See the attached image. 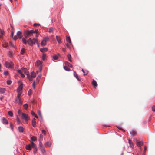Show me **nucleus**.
I'll use <instances>...</instances> for the list:
<instances>
[{
  "label": "nucleus",
  "mask_w": 155,
  "mask_h": 155,
  "mask_svg": "<svg viewBox=\"0 0 155 155\" xmlns=\"http://www.w3.org/2000/svg\"><path fill=\"white\" fill-rule=\"evenodd\" d=\"M31 147L34 150L33 151V152L35 154L36 153L38 150V148L35 144L33 142V141H35L36 140V137L35 136H32L31 137Z\"/></svg>",
  "instance_id": "1"
},
{
  "label": "nucleus",
  "mask_w": 155,
  "mask_h": 155,
  "mask_svg": "<svg viewBox=\"0 0 155 155\" xmlns=\"http://www.w3.org/2000/svg\"><path fill=\"white\" fill-rule=\"evenodd\" d=\"M36 76L35 73L34 71H32L31 73V75H28L27 77L28 78L29 81H31L32 80L33 78H35Z\"/></svg>",
  "instance_id": "2"
},
{
  "label": "nucleus",
  "mask_w": 155,
  "mask_h": 155,
  "mask_svg": "<svg viewBox=\"0 0 155 155\" xmlns=\"http://www.w3.org/2000/svg\"><path fill=\"white\" fill-rule=\"evenodd\" d=\"M37 39L35 38H34L32 40L31 38H29L27 41V43L29 45L32 46L36 42Z\"/></svg>",
  "instance_id": "3"
},
{
  "label": "nucleus",
  "mask_w": 155,
  "mask_h": 155,
  "mask_svg": "<svg viewBox=\"0 0 155 155\" xmlns=\"http://www.w3.org/2000/svg\"><path fill=\"white\" fill-rule=\"evenodd\" d=\"M5 65L7 68H13L14 64L12 62H9L8 61H6L5 62Z\"/></svg>",
  "instance_id": "4"
},
{
  "label": "nucleus",
  "mask_w": 155,
  "mask_h": 155,
  "mask_svg": "<svg viewBox=\"0 0 155 155\" xmlns=\"http://www.w3.org/2000/svg\"><path fill=\"white\" fill-rule=\"evenodd\" d=\"M49 40V38L48 37H46L43 38L41 43V45L42 46H45L46 45L47 42Z\"/></svg>",
  "instance_id": "5"
},
{
  "label": "nucleus",
  "mask_w": 155,
  "mask_h": 155,
  "mask_svg": "<svg viewBox=\"0 0 155 155\" xmlns=\"http://www.w3.org/2000/svg\"><path fill=\"white\" fill-rule=\"evenodd\" d=\"M39 147H40V150L42 153L44 154H46V151L44 147H43L41 143L39 142Z\"/></svg>",
  "instance_id": "6"
},
{
  "label": "nucleus",
  "mask_w": 155,
  "mask_h": 155,
  "mask_svg": "<svg viewBox=\"0 0 155 155\" xmlns=\"http://www.w3.org/2000/svg\"><path fill=\"white\" fill-rule=\"evenodd\" d=\"M32 34L29 31V30L25 31L24 32V35L25 38H27L30 37Z\"/></svg>",
  "instance_id": "7"
},
{
  "label": "nucleus",
  "mask_w": 155,
  "mask_h": 155,
  "mask_svg": "<svg viewBox=\"0 0 155 155\" xmlns=\"http://www.w3.org/2000/svg\"><path fill=\"white\" fill-rule=\"evenodd\" d=\"M21 119L24 124H27L29 119V117H21Z\"/></svg>",
  "instance_id": "8"
},
{
  "label": "nucleus",
  "mask_w": 155,
  "mask_h": 155,
  "mask_svg": "<svg viewBox=\"0 0 155 155\" xmlns=\"http://www.w3.org/2000/svg\"><path fill=\"white\" fill-rule=\"evenodd\" d=\"M18 113L19 116H28L25 113H23L19 109L18 110Z\"/></svg>",
  "instance_id": "9"
},
{
  "label": "nucleus",
  "mask_w": 155,
  "mask_h": 155,
  "mask_svg": "<svg viewBox=\"0 0 155 155\" xmlns=\"http://www.w3.org/2000/svg\"><path fill=\"white\" fill-rule=\"evenodd\" d=\"M21 70L23 71L25 74L27 75V76L28 74L29 71L27 68L22 67L21 68Z\"/></svg>",
  "instance_id": "10"
},
{
  "label": "nucleus",
  "mask_w": 155,
  "mask_h": 155,
  "mask_svg": "<svg viewBox=\"0 0 155 155\" xmlns=\"http://www.w3.org/2000/svg\"><path fill=\"white\" fill-rule=\"evenodd\" d=\"M6 91V89L4 88L0 87V94H3L5 93Z\"/></svg>",
  "instance_id": "11"
},
{
  "label": "nucleus",
  "mask_w": 155,
  "mask_h": 155,
  "mask_svg": "<svg viewBox=\"0 0 155 155\" xmlns=\"http://www.w3.org/2000/svg\"><path fill=\"white\" fill-rule=\"evenodd\" d=\"M2 122L4 124H8V120L4 117L3 118Z\"/></svg>",
  "instance_id": "12"
},
{
  "label": "nucleus",
  "mask_w": 155,
  "mask_h": 155,
  "mask_svg": "<svg viewBox=\"0 0 155 155\" xmlns=\"http://www.w3.org/2000/svg\"><path fill=\"white\" fill-rule=\"evenodd\" d=\"M40 50L41 52L44 53V52L47 51L48 50V49L47 48H40Z\"/></svg>",
  "instance_id": "13"
},
{
  "label": "nucleus",
  "mask_w": 155,
  "mask_h": 155,
  "mask_svg": "<svg viewBox=\"0 0 155 155\" xmlns=\"http://www.w3.org/2000/svg\"><path fill=\"white\" fill-rule=\"evenodd\" d=\"M56 40L60 44L61 43V39L60 37L58 36H56Z\"/></svg>",
  "instance_id": "14"
},
{
  "label": "nucleus",
  "mask_w": 155,
  "mask_h": 155,
  "mask_svg": "<svg viewBox=\"0 0 155 155\" xmlns=\"http://www.w3.org/2000/svg\"><path fill=\"white\" fill-rule=\"evenodd\" d=\"M130 134L133 136H134L137 134V132L134 130H132L130 132Z\"/></svg>",
  "instance_id": "15"
},
{
  "label": "nucleus",
  "mask_w": 155,
  "mask_h": 155,
  "mask_svg": "<svg viewBox=\"0 0 155 155\" xmlns=\"http://www.w3.org/2000/svg\"><path fill=\"white\" fill-rule=\"evenodd\" d=\"M31 148H32L31 147V145L29 144L28 145H26V148L27 150H31Z\"/></svg>",
  "instance_id": "16"
},
{
  "label": "nucleus",
  "mask_w": 155,
  "mask_h": 155,
  "mask_svg": "<svg viewBox=\"0 0 155 155\" xmlns=\"http://www.w3.org/2000/svg\"><path fill=\"white\" fill-rule=\"evenodd\" d=\"M74 75L77 80L79 81H80L81 78L78 77V75L76 74L75 72L74 71Z\"/></svg>",
  "instance_id": "17"
},
{
  "label": "nucleus",
  "mask_w": 155,
  "mask_h": 155,
  "mask_svg": "<svg viewBox=\"0 0 155 155\" xmlns=\"http://www.w3.org/2000/svg\"><path fill=\"white\" fill-rule=\"evenodd\" d=\"M18 130L20 133H22L24 131V129L21 126H19L18 127Z\"/></svg>",
  "instance_id": "18"
},
{
  "label": "nucleus",
  "mask_w": 155,
  "mask_h": 155,
  "mask_svg": "<svg viewBox=\"0 0 155 155\" xmlns=\"http://www.w3.org/2000/svg\"><path fill=\"white\" fill-rule=\"evenodd\" d=\"M92 84L95 87L97 86V82L94 79L93 80Z\"/></svg>",
  "instance_id": "19"
},
{
  "label": "nucleus",
  "mask_w": 155,
  "mask_h": 155,
  "mask_svg": "<svg viewBox=\"0 0 155 155\" xmlns=\"http://www.w3.org/2000/svg\"><path fill=\"white\" fill-rule=\"evenodd\" d=\"M44 145L45 146H48L49 147H50L51 146V144L50 142L48 141L45 143Z\"/></svg>",
  "instance_id": "20"
},
{
  "label": "nucleus",
  "mask_w": 155,
  "mask_h": 155,
  "mask_svg": "<svg viewBox=\"0 0 155 155\" xmlns=\"http://www.w3.org/2000/svg\"><path fill=\"white\" fill-rule=\"evenodd\" d=\"M67 57L69 61L71 62H72V61L71 60V57L70 54H68Z\"/></svg>",
  "instance_id": "21"
},
{
  "label": "nucleus",
  "mask_w": 155,
  "mask_h": 155,
  "mask_svg": "<svg viewBox=\"0 0 155 155\" xmlns=\"http://www.w3.org/2000/svg\"><path fill=\"white\" fill-rule=\"evenodd\" d=\"M32 125L34 127H35L36 126V122L35 119H33L32 120Z\"/></svg>",
  "instance_id": "22"
},
{
  "label": "nucleus",
  "mask_w": 155,
  "mask_h": 155,
  "mask_svg": "<svg viewBox=\"0 0 155 155\" xmlns=\"http://www.w3.org/2000/svg\"><path fill=\"white\" fill-rule=\"evenodd\" d=\"M66 40L67 42H68L69 43H71V40L69 37H67Z\"/></svg>",
  "instance_id": "23"
},
{
  "label": "nucleus",
  "mask_w": 155,
  "mask_h": 155,
  "mask_svg": "<svg viewBox=\"0 0 155 155\" xmlns=\"http://www.w3.org/2000/svg\"><path fill=\"white\" fill-rule=\"evenodd\" d=\"M54 31V28L53 27H50L49 28L48 32L49 33H51Z\"/></svg>",
  "instance_id": "24"
},
{
  "label": "nucleus",
  "mask_w": 155,
  "mask_h": 155,
  "mask_svg": "<svg viewBox=\"0 0 155 155\" xmlns=\"http://www.w3.org/2000/svg\"><path fill=\"white\" fill-rule=\"evenodd\" d=\"M143 143L141 142H138L137 143V145L138 147H140L142 145H143Z\"/></svg>",
  "instance_id": "25"
},
{
  "label": "nucleus",
  "mask_w": 155,
  "mask_h": 155,
  "mask_svg": "<svg viewBox=\"0 0 155 155\" xmlns=\"http://www.w3.org/2000/svg\"><path fill=\"white\" fill-rule=\"evenodd\" d=\"M23 107L25 110H27L28 107V104L27 103H26L23 105Z\"/></svg>",
  "instance_id": "26"
},
{
  "label": "nucleus",
  "mask_w": 155,
  "mask_h": 155,
  "mask_svg": "<svg viewBox=\"0 0 155 155\" xmlns=\"http://www.w3.org/2000/svg\"><path fill=\"white\" fill-rule=\"evenodd\" d=\"M32 93V91L31 89H30L28 90V94L29 96H30L31 95V94Z\"/></svg>",
  "instance_id": "27"
},
{
  "label": "nucleus",
  "mask_w": 155,
  "mask_h": 155,
  "mask_svg": "<svg viewBox=\"0 0 155 155\" xmlns=\"http://www.w3.org/2000/svg\"><path fill=\"white\" fill-rule=\"evenodd\" d=\"M46 54L45 53H43L42 57V59L43 60H45V58H46Z\"/></svg>",
  "instance_id": "28"
},
{
  "label": "nucleus",
  "mask_w": 155,
  "mask_h": 155,
  "mask_svg": "<svg viewBox=\"0 0 155 155\" xmlns=\"http://www.w3.org/2000/svg\"><path fill=\"white\" fill-rule=\"evenodd\" d=\"M64 69L67 71H70V69L67 66H64Z\"/></svg>",
  "instance_id": "29"
},
{
  "label": "nucleus",
  "mask_w": 155,
  "mask_h": 155,
  "mask_svg": "<svg viewBox=\"0 0 155 155\" xmlns=\"http://www.w3.org/2000/svg\"><path fill=\"white\" fill-rule=\"evenodd\" d=\"M18 100L19 101L18 102V104L20 105H22V101H21V99H18Z\"/></svg>",
  "instance_id": "30"
},
{
  "label": "nucleus",
  "mask_w": 155,
  "mask_h": 155,
  "mask_svg": "<svg viewBox=\"0 0 155 155\" xmlns=\"http://www.w3.org/2000/svg\"><path fill=\"white\" fill-rule=\"evenodd\" d=\"M25 52V49L24 48H22L21 51V54L23 55Z\"/></svg>",
  "instance_id": "31"
},
{
  "label": "nucleus",
  "mask_w": 155,
  "mask_h": 155,
  "mask_svg": "<svg viewBox=\"0 0 155 155\" xmlns=\"http://www.w3.org/2000/svg\"><path fill=\"white\" fill-rule=\"evenodd\" d=\"M8 114L9 116H13V113L12 112L10 111L8 112Z\"/></svg>",
  "instance_id": "32"
},
{
  "label": "nucleus",
  "mask_w": 155,
  "mask_h": 155,
  "mask_svg": "<svg viewBox=\"0 0 155 155\" xmlns=\"http://www.w3.org/2000/svg\"><path fill=\"white\" fill-rule=\"evenodd\" d=\"M6 83L8 85H9L11 84L12 83V81L10 80H8L7 81Z\"/></svg>",
  "instance_id": "33"
},
{
  "label": "nucleus",
  "mask_w": 155,
  "mask_h": 155,
  "mask_svg": "<svg viewBox=\"0 0 155 155\" xmlns=\"http://www.w3.org/2000/svg\"><path fill=\"white\" fill-rule=\"evenodd\" d=\"M20 96H21V94L19 93H18L17 94L16 98H17L18 100L21 99Z\"/></svg>",
  "instance_id": "34"
},
{
  "label": "nucleus",
  "mask_w": 155,
  "mask_h": 155,
  "mask_svg": "<svg viewBox=\"0 0 155 155\" xmlns=\"http://www.w3.org/2000/svg\"><path fill=\"white\" fill-rule=\"evenodd\" d=\"M66 63L67 64H67L68 66V67H71V68L73 66L71 64L69 63L68 62H67Z\"/></svg>",
  "instance_id": "35"
},
{
  "label": "nucleus",
  "mask_w": 155,
  "mask_h": 155,
  "mask_svg": "<svg viewBox=\"0 0 155 155\" xmlns=\"http://www.w3.org/2000/svg\"><path fill=\"white\" fill-rule=\"evenodd\" d=\"M22 41L24 44H26L27 43L26 40L24 38H22Z\"/></svg>",
  "instance_id": "36"
},
{
  "label": "nucleus",
  "mask_w": 155,
  "mask_h": 155,
  "mask_svg": "<svg viewBox=\"0 0 155 155\" xmlns=\"http://www.w3.org/2000/svg\"><path fill=\"white\" fill-rule=\"evenodd\" d=\"M9 74L8 71H5L4 72V74L5 75H8Z\"/></svg>",
  "instance_id": "37"
},
{
  "label": "nucleus",
  "mask_w": 155,
  "mask_h": 155,
  "mask_svg": "<svg viewBox=\"0 0 155 155\" xmlns=\"http://www.w3.org/2000/svg\"><path fill=\"white\" fill-rule=\"evenodd\" d=\"M10 127H11V128L12 130L13 131L14 127L12 123H10Z\"/></svg>",
  "instance_id": "38"
},
{
  "label": "nucleus",
  "mask_w": 155,
  "mask_h": 155,
  "mask_svg": "<svg viewBox=\"0 0 155 155\" xmlns=\"http://www.w3.org/2000/svg\"><path fill=\"white\" fill-rule=\"evenodd\" d=\"M35 65L37 66H39V60H37L35 63Z\"/></svg>",
  "instance_id": "39"
},
{
  "label": "nucleus",
  "mask_w": 155,
  "mask_h": 155,
  "mask_svg": "<svg viewBox=\"0 0 155 155\" xmlns=\"http://www.w3.org/2000/svg\"><path fill=\"white\" fill-rule=\"evenodd\" d=\"M32 87L33 89H35V81H34L33 82V83L32 84Z\"/></svg>",
  "instance_id": "40"
},
{
  "label": "nucleus",
  "mask_w": 155,
  "mask_h": 155,
  "mask_svg": "<svg viewBox=\"0 0 155 155\" xmlns=\"http://www.w3.org/2000/svg\"><path fill=\"white\" fill-rule=\"evenodd\" d=\"M53 58L55 60H56L58 59V57L57 55H54L53 56Z\"/></svg>",
  "instance_id": "41"
},
{
  "label": "nucleus",
  "mask_w": 155,
  "mask_h": 155,
  "mask_svg": "<svg viewBox=\"0 0 155 155\" xmlns=\"http://www.w3.org/2000/svg\"><path fill=\"white\" fill-rule=\"evenodd\" d=\"M22 86L21 85H20L18 88L17 90H18V89L20 90V91L22 90Z\"/></svg>",
  "instance_id": "42"
},
{
  "label": "nucleus",
  "mask_w": 155,
  "mask_h": 155,
  "mask_svg": "<svg viewBox=\"0 0 155 155\" xmlns=\"http://www.w3.org/2000/svg\"><path fill=\"white\" fill-rule=\"evenodd\" d=\"M0 33L1 35H3L4 34V31L3 30H1L0 31Z\"/></svg>",
  "instance_id": "43"
},
{
  "label": "nucleus",
  "mask_w": 155,
  "mask_h": 155,
  "mask_svg": "<svg viewBox=\"0 0 155 155\" xmlns=\"http://www.w3.org/2000/svg\"><path fill=\"white\" fill-rule=\"evenodd\" d=\"M152 110L154 112H155V106H153L152 107Z\"/></svg>",
  "instance_id": "44"
},
{
  "label": "nucleus",
  "mask_w": 155,
  "mask_h": 155,
  "mask_svg": "<svg viewBox=\"0 0 155 155\" xmlns=\"http://www.w3.org/2000/svg\"><path fill=\"white\" fill-rule=\"evenodd\" d=\"M21 34V32L20 31H18L17 32L16 35H20Z\"/></svg>",
  "instance_id": "45"
},
{
  "label": "nucleus",
  "mask_w": 155,
  "mask_h": 155,
  "mask_svg": "<svg viewBox=\"0 0 155 155\" xmlns=\"http://www.w3.org/2000/svg\"><path fill=\"white\" fill-rule=\"evenodd\" d=\"M31 114L32 115L34 116H37V115L35 114V112L33 111H32Z\"/></svg>",
  "instance_id": "46"
},
{
  "label": "nucleus",
  "mask_w": 155,
  "mask_h": 155,
  "mask_svg": "<svg viewBox=\"0 0 155 155\" xmlns=\"http://www.w3.org/2000/svg\"><path fill=\"white\" fill-rule=\"evenodd\" d=\"M38 31V29H35V31L34 30V33H36L35 34V35L36 36H37V31Z\"/></svg>",
  "instance_id": "47"
},
{
  "label": "nucleus",
  "mask_w": 155,
  "mask_h": 155,
  "mask_svg": "<svg viewBox=\"0 0 155 155\" xmlns=\"http://www.w3.org/2000/svg\"><path fill=\"white\" fill-rule=\"evenodd\" d=\"M42 133L44 135L45 134L46 131L44 130H41Z\"/></svg>",
  "instance_id": "48"
},
{
  "label": "nucleus",
  "mask_w": 155,
  "mask_h": 155,
  "mask_svg": "<svg viewBox=\"0 0 155 155\" xmlns=\"http://www.w3.org/2000/svg\"><path fill=\"white\" fill-rule=\"evenodd\" d=\"M29 31H30L32 34L34 33V30L33 29H31V30H29Z\"/></svg>",
  "instance_id": "49"
},
{
  "label": "nucleus",
  "mask_w": 155,
  "mask_h": 155,
  "mask_svg": "<svg viewBox=\"0 0 155 155\" xmlns=\"http://www.w3.org/2000/svg\"><path fill=\"white\" fill-rule=\"evenodd\" d=\"M66 45L67 47L68 48H70L71 47H70V45H69L68 43L66 44Z\"/></svg>",
  "instance_id": "50"
},
{
  "label": "nucleus",
  "mask_w": 155,
  "mask_h": 155,
  "mask_svg": "<svg viewBox=\"0 0 155 155\" xmlns=\"http://www.w3.org/2000/svg\"><path fill=\"white\" fill-rule=\"evenodd\" d=\"M17 72L19 73L20 74L22 73V72L21 71V70L20 69H18L17 70Z\"/></svg>",
  "instance_id": "51"
},
{
  "label": "nucleus",
  "mask_w": 155,
  "mask_h": 155,
  "mask_svg": "<svg viewBox=\"0 0 155 155\" xmlns=\"http://www.w3.org/2000/svg\"><path fill=\"white\" fill-rule=\"evenodd\" d=\"M14 35V32L13 31L11 32V37L12 38Z\"/></svg>",
  "instance_id": "52"
},
{
  "label": "nucleus",
  "mask_w": 155,
  "mask_h": 155,
  "mask_svg": "<svg viewBox=\"0 0 155 155\" xmlns=\"http://www.w3.org/2000/svg\"><path fill=\"white\" fill-rule=\"evenodd\" d=\"M18 38V37L17 36H15L14 38H13V39L15 40V41H16Z\"/></svg>",
  "instance_id": "53"
},
{
  "label": "nucleus",
  "mask_w": 155,
  "mask_h": 155,
  "mask_svg": "<svg viewBox=\"0 0 155 155\" xmlns=\"http://www.w3.org/2000/svg\"><path fill=\"white\" fill-rule=\"evenodd\" d=\"M129 143L131 147H132L133 146V144L132 143L130 142V141H129Z\"/></svg>",
  "instance_id": "54"
},
{
  "label": "nucleus",
  "mask_w": 155,
  "mask_h": 155,
  "mask_svg": "<svg viewBox=\"0 0 155 155\" xmlns=\"http://www.w3.org/2000/svg\"><path fill=\"white\" fill-rule=\"evenodd\" d=\"M20 74H21V77L22 78H24L25 76L24 74L22 73H21Z\"/></svg>",
  "instance_id": "55"
},
{
  "label": "nucleus",
  "mask_w": 155,
  "mask_h": 155,
  "mask_svg": "<svg viewBox=\"0 0 155 155\" xmlns=\"http://www.w3.org/2000/svg\"><path fill=\"white\" fill-rule=\"evenodd\" d=\"M17 122L18 123H20V121H19V118H18V117H17Z\"/></svg>",
  "instance_id": "56"
},
{
  "label": "nucleus",
  "mask_w": 155,
  "mask_h": 155,
  "mask_svg": "<svg viewBox=\"0 0 155 155\" xmlns=\"http://www.w3.org/2000/svg\"><path fill=\"white\" fill-rule=\"evenodd\" d=\"M11 46L13 47L16 48V46L15 45L12 44H11Z\"/></svg>",
  "instance_id": "57"
},
{
  "label": "nucleus",
  "mask_w": 155,
  "mask_h": 155,
  "mask_svg": "<svg viewBox=\"0 0 155 155\" xmlns=\"http://www.w3.org/2000/svg\"><path fill=\"white\" fill-rule=\"evenodd\" d=\"M62 50L63 51H64V52H65L66 51V50L65 48H63Z\"/></svg>",
  "instance_id": "58"
},
{
  "label": "nucleus",
  "mask_w": 155,
  "mask_h": 155,
  "mask_svg": "<svg viewBox=\"0 0 155 155\" xmlns=\"http://www.w3.org/2000/svg\"><path fill=\"white\" fill-rule=\"evenodd\" d=\"M118 128L120 130H122V131H125V130H123V129H122V128H121L118 127Z\"/></svg>",
  "instance_id": "59"
},
{
  "label": "nucleus",
  "mask_w": 155,
  "mask_h": 155,
  "mask_svg": "<svg viewBox=\"0 0 155 155\" xmlns=\"http://www.w3.org/2000/svg\"><path fill=\"white\" fill-rule=\"evenodd\" d=\"M39 25V24L38 23H35L34 24V26H35L36 25Z\"/></svg>",
  "instance_id": "60"
},
{
  "label": "nucleus",
  "mask_w": 155,
  "mask_h": 155,
  "mask_svg": "<svg viewBox=\"0 0 155 155\" xmlns=\"http://www.w3.org/2000/svg\"><path fill=\"white\" fill-rule=\"evenodd\" d=\"M3 99V97L2 96L0 97V100L1 101H2Z\"/></svg>",
  "instance_id": "61"
},
{
  "label": "nucleus",
  "mask_w": 155,
  "mask_h": 155,
  "mask_svg": "<svg viewBox=\"0 0 155 155\" xmlns=\"http://www.w3.org/2000/svg\"><path fill=\"white\" fill-rule=\"evenodd\" d=\"M9 56L10 57H12V53H11L10 52H9Z\"/></svg>",
  "instance_id": "62"
},
{
  "label": "nucleus",
  "mask_w": 155,
  "mask_h": 155,
  "mask_svg": "<svg viewBox=\"0 0 155 155\" xmlns=\"http://www.w3.org/2000/svg\"><path fill=\"white\" fill-rule=\"evenodd\" d=\"M39 66H41V65L42 64V62L39 61Z\"/></svg>",
  "instance_id": "63"
},
{
  "label": "nucleus",
  "mask_w": 155,
  "mask_h": 155,
  "mask_svg": "<svg viewBox=\"0 0 155 155\" xmlns=\"http://www.w3.org/2000/svg\"><path fill=\"white\" fill-rule=\"evenodd\" d=\"M18 100V99L17 98H16L15 99V102H17Z\"/></svg>",
  "instance_id": "64"
}]
</instances>
